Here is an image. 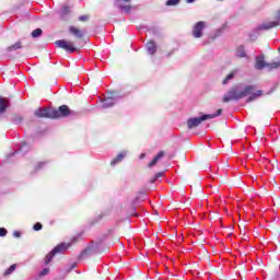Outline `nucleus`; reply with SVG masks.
Wrapping results in <instances>:
<instances>
[{"label": "nucleus", "mask_w": 280, "mask_h": 280, "mask_svg": "<svg viewBox=\"0 0 280 280\" xmlns=\"http://www.w3.org/2000/svg\"><path fill=\"white\" fill-rule=\"evenodd\" d=\"M247 95H249L247 97ZM264 95L262 90H257L255 92V85H245V88L240 91V85L232 86L228 93L223 96V103L228 104V102H238V100H244V97H247L246 102H255L258 97H261Z\"/></svg>", "instance_id": "1"}, {"label": "nucleus", "mask_w": 280, "mask_h": 280, "mask_svg": "<svg viewBox=\"0 0 280 280\" xmlns=\"http://www.w3.org/2000/svg\"><path fill=\"white\" fill-rule=\"evenodd\" d=\"M220 115H222V108L218 109L215 114H206L200 117L189 118L187 120V127L189 130L198 128L202 121H207V119H215V117H220Z\"/></svg>", "instance_id": "2"}, {"label": "nucleus", "mask_w": 280, "mask_h": 280, "mask_svg": "<svg viewBox=\"0 0 280 280\" xmlns=\"http://www.w3.org/2000/svg\"><path fill=\"white\" fill-rule=\"evenodd\" d=\"M71 109L67 105H61L57 108H52V119H62L71 115Z\"/></svg>", "instance_id": "3"}, {"label": "nucleus", "mask_w": 280, "mask_h": 280, "mask_svg": "<svg viewBox=\"0 0 280 280\" xmlns=\"http://www.w3.org/2000/svg\"><path fill=\"white\" fill-rule=\"evenodd\" d=\"M55 45H57V47H59L60 49H65V51H68V54H75V51L78 50L73 42H69L65 39L56 40Z\"/></svg>", "instance_id": "4"}, {"label": "nucleus", "mask_w": 280, "mask_h": 280, "mask_svg": "<svg viewBox=\"0 0 280 280\" xmlns=\"http://www.w3.org/2000/svg\"><path fill=\"white\" fill-rule=\"evenodd\" d=\"M67 248H69V246H67L66 244L57 245L49 254L46 255L45 257L46 266L51 264V259H54V257H56L58 253H62V250H67Z\"/></svg>", "instance_id": "5"}, {"label": "nucleus", "mask_w": 280, "mask_h": 280, "mask_svg": "<svg viewBox=\"0 0 280 280\" xmlns=\"http://www.w3.org/2000/svg\"><path fill=\"white\" fill-rule=\"evenodd\" d=\"M34 115L39 119H54V108H38Z\"/></svg>", "instance_id": "6"}, {"label": "nucleus", "mask_w": 280, "mask_h": 280, "mask_svg": "<svg viewBox=\"0 0 280 280\" xmlns=\"http://www.w3.org/2000/svg\"><path fill=\"white\" fill-rule=\"evenodd\" d=\"M207 27V23L205 21L197 22L192 27V36L194 38H202V30Z\"/></svg>", "instance_id": "7"}, {"label": "nucleus", "mask_w": 280, "mask_h": 280, "mask_svg": "<svg viewBox=\"0 0 280 280\" xmlns=\"http://www.w3.org/2000/svg\"><path fill=\"white\" fill-rule=\"evenodd\" d=\"M266 68H268V62H266V57L264 55L256 57L255 69H257V71H261V69H266Z\"/></svg>", "instance_id": "8"}, {"label": "nucleus", "mask_w": 280, "mask_h": 280, "mask_svg": "<svg viewBox=\"0 0 280 280\" xmlns=\"http://www.w3.org/2000/svg\"><path fill=\"white\" fill-rule=\"evenodd\" d=\"M69 34H71V36H74V38H78V40H82V38H84V32L75 26L69 27Z\"/></svg>", "instance_id": "9"}, {"label": "nucleus", "mask_w": 280, "mask_h": 280, "mask_svg": "<svg viewBox=\"0 0 280 280\" xmlns=\"http://www.w3.org/2000/svg\"><path fill=\"white\" fill-rule=\"evenodd\" d=\"M10 108V100L0 96V115H3V113H5V110H8Z\"/></svg>", "instance_id": "10"}, {"label": "nucleus", "mask_w": 280, "mask_h": 280, "mask_svg": "<svg viewBox=\"0 0 280 280\" xmlns=\"http://www.w3.org/2000/svg\"><path fill=\"white\" fill-rule=\"evenodd\" d=\"M163 156H165V151H160L151 162H149L148 167H154V165H156V163H159V161H161V159H163Z\"/></svg>", "instance_id": "11"}, {"label": "nucleus", "mask_w": 280, "mask_h": 280, "mask_svg": "<svg viewBox=\"0 0 280 280\" xmlns=\"http://www.w3.org/2000/svg\"><path fill=\"white\" fill-rule=\"evenodd\" d=\"M95 253V247L94 246H89L86 247L80 255V259H86L88 257H91Z\"/></svg>", "instance_id": "12"}, {"label": "nucleus", "mask_w": 280, "mask_h": 280, "mask_svg": "<svg viewBox=\"0 0 280 280\" xmlns=\"http://www.w3.org/2000/svg\"><path fill=\"white\" fill-rule=\"evenodd\" d=\"M147 51L151 56H154V54H156V44H154V40H150L147 43Z\"/></svg>", "instance_id": "13"}, {"label": "nucleus", "mask_w": 280, "mask_h": 280, "mask_svg": "<svg viewBox=\"0 0 280 280\" xmlns=\"http://www.w3.org/2000/svg\"><path fill=\"white\" fill-rule=\"evenodd\" d=\"M235 75H237V70H232L222 81L223 85H226L228 82H231V80H233V78H235Z\"/></svg>", "instance_id": "14"}, {"label": "nucleus", "mask_w": 280, "mask_h": 280, "mask_svg": "<svg viewBox=\"0 0 280 280\" xmlns=\"http://www.w3.org/2000/svg\"><path fill=\"white\" fill-rule=\"evenodd\" d=\"M125 156H126V153H124V152L119 153L116 158H114L110 161V165H117V163H121V161H124Z\"/></svg>", "instance_id": "15"}, {"label": "nucleus", "mask_w": 280, "mask_h": 280, "mask_svg": "<svg viewBox=\"0 0 280 280\" xmlns=\"http://www.w3.org/2000/svg\"><path fill=\"white\" fill-rule=\"evenodd\" d=\"M115 104V100L113 97H107L103 101V108H110Z\"/></svg>", "instance_id": "16"}, {"label": "nucleus", "mask_w": 280, "mask_h": 280, "mask_svg": "<svg viewBox=\"0 0 280 280\" xmlns=\"http://www.w3.org/2000/svg\"><path fill=\"white\" fill-rule=\"evenodd\" d=\"M16 49H23V44L21 42H18L7 48V51H16Z\"/></svg>", "instance_id": "17"}, {"label": "nucleus", "mask_w": 280, "mask_h": 280, "mask_svg": "<svg viewBox=\"0 0 280 280\" xmlns=\"http://www.w3.org/2000/svg\"><path fill=\"white\" fill-rule=\"evenodd\" d=\"M236 56H237V58H246V50L244 49V46L237 47Z\"/></svg>", "instance_id": "18"}, {"label": "nucleus", "mask_w": 280, "mask_h": 280, "mask_svg": "<svg viewBox=\"0 0 280 280\" xmlns=\"http://www.w3.org/2000/svg\"><path fill=\"white\" fill-rule=\"evenodd\" d=\"M280 67V61H273L271 63L267 62V69H269L270 71H272V69H279Z\"/></svg>", "instance_id": "19"}, {"label": "nucleus", "mask_w": 280, "mask_h": 280, "mask_svg": "<svg viewBox=\"0 0 280 280\" xmlns=\"http://www.w3.org/2000/svg\"><path fill=\"white\" fill-rule=\"evenodd\" d=\"M14 270H16V264L11 265L4 272V277H8L10 275H12V272H14Z\"/></svg>", "instance_id": "20"}, {"label": "nucleus", "mask_w": 280, "mask_h": 280, "mask_svg": "<svg viewBox=\"0 0 280 280\" xmlns=\"http://www.w3.org/2000/svg\"><path fill=\"white\" fill-rule=\"evenodd\" d=\"M42 34H43V30L40 28H36L32 32L33 38H38V36H40Z\"/></svg>", "instance_id": "21"}, {"label": "nucleus", "mask_w": 280, "mask_h": 280, "mask_svg": "<svg viewBox=\"0 0 280 280\" xmlns=\"http://www.w3.org/2000/svg\"><path fill=\"white\" fill-rule=\"evenodd\" d=\"M180 3V0H167L166 5H178Z\"/></svg>", "instance_id": "22"}, {"label": "nucleus", "mask_w": 280, "mask_h": 280, "mask_svg": "<svg viewBox=\"0 0 280 280\" xmlns=\"http://www.w3.org/2000/svg\"><path fill=\"white\" fill-rule=\"evenodd\" d=\"M90 19H91L90 15H81V16H79V21L81 23H86V21H89Z\"/></svg>", "instance_id": "23"}, {"label": "nucleus", "mask_w": 280, "mask_h": 280, "mask_svg": "<svg viewBox=\"0 0 280 280\" xmlns=\"http://www.w3.org/2000/svg\"><path fill=\"white\" fill-rule=\"evenodd\" d=\"M34 231H42L43 230V224L40 222H37L33 226Z\"/></svg>", "instance_id": "24"}, {"label": "nucleus", "mask_w": 280, "mask_h": 280, "mask_svg": "<svg viewBox=\"0 0 280 280\" xmlns=\"http://www.w3.org/2000/svg\"><path fill=\"white\" fill-rule=\"evenodd\" d=\"M8 235V230L0 228V237H5Z\"/></svg>", "instance_id": "25"}, {"label": "nucleus", "mask_w": 280, "mask_h": 280, "mask_svg": "<svg viewBox=\"0 0 280 280\" xmlns=\"http://www.w3.org/2000/svg\"><path fill=\"white\" fill-rule=\"evenodd\" d=\"M47 275H49V268H45L39 272V277H45Z\"/></svg>", "instance_id": "26"}, {"label": "nucleus", "mask_w": 280, "mask_h": 280, "mask_svg": "<svg viewBox=\"0 0 280 280\" xmlns=\"http://www.w3.org/2000/svg\"><path fill=\"white\" fill-rule=\"evenodd\" d=\"M164 173L163 172H159L155 174V179L158 180V178H163Z\"/></svg>", "instance_id": "27"}, {"label": "nucleus", "mask_w": 280, "mask_h": 280, "mask_svg": "<svg viewBox=\"0 0 280 280\" xmlns=\"http://www.w3.org/2000/svg\"><path fill=\"white\" fill-rule=\"evenodd\" d=\"M121 10H125V12H130L131 7L130 5H124V7H121Z\"/></svg>", "instance_id": "28"}, {"label": "nucleus", "mask_w": 280, "mask_h": 280, "mask_svg": "<svg viewBox=\"0 0 280 280\" xmlns=\"http://www.w3.org/2000/svg\"><path fill=\"white\" fill-rule=\"evenodd\" d=\"M13 236H14V237H21V232H14V233H13Z\"/></svg>", "instance_id": "29"}, {"label": "nucleus", "mask_w": 280, "mask_h": 280, "mask_svg": "<svg viewBox=\"0 0 280 280\" xmlns=\"http://www.w3.org/2000/svg\"><path fill=\"white\" fill-rule=\"evenodd\" d=\"M78 266V264H72L71 268L68 270V272H71V270H73V268H75Z\"/></svg>", "instance_id": "30"}, {"label": "nucleus", "mask_w": 280, "mask_h": 280, "mask_svg": "<svg viewBox=\"0 0 280 280\" xmlns=\"http://www.w3.org/2000/svg\"><path fill=\"white\" fill-rule=\"evenodd\" d=\"M150 183H151V184H154V183H156V179H155V177H154V178H151V179H150Z\"/></svg>", "instance_id": "31"}, {"label": "nucleus", "mask_w": 280, "mask_h": 280, "mask_svg": "<svg viewBox=\"0 0 280 280\" xmlns=\"http://www.w3.org/2000/svg\"><path fill=\"white\" fill-rule=\"evenodd\" d=\"M187 1V3H194V1H196V0H186Z\"/></svg>", "instance_id": "32"}, {"label": "nucleus", "mask_w": 280, "mask_h": 280, "mask_svg": "<svg viewBox=\"0 0 280 280\" xmlns=\"http://www.w3.org/2000/svg\"><path fill=\"white\" fill-rule=\"evenodd\" d=\"M125 1L130 2V0H125Z\"/></svg>", "instance_id": "33"}]
</instances>
